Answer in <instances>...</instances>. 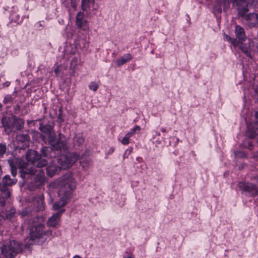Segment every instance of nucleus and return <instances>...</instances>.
Segmentation results:
<instances>
[{
	"instance_id": "10",
	"label": "nucleus",
	"mask_w": 258,
	"mask_h": 258,
	"mask_svg": "<svg viewBox=\"0 0 258 258\" xmlns=\"http://www.w3.org/2000/svg\"><path fill=\"white\" fill-rule=\"evenodd\" d=\"M239 187L242 191L247 192L251 196L258 195V188L256 185L252 183L240 182Z\"/></svg>"
},
{
	"instance_id": "17",
	"label": "nucleus",
	"mask_w": 258,
	"mask_h": 258,
	"mask_svg": "<svg viewBox=\"0 0 258 258\" xmlns=\"http://www.w3.org/2000/svg\"><path fill=\"white\" fill-rule=\"evenodd\" d=\"M132 58V56L131 54L126 53L117 59L116 63L117 66L119 67L131 60Z\"/></svg>"
},
{
	"instance_id": "32",
	"label": "nucleus",
	"mask_w": 258,
	"mask_h": 258,
	"mask_svg": "<svg viewBox=\"0 0 258 258\" xmlns=\"http://www.w3.org/2000/svg\"><path fill=\"white\" fill-rule=\"evenodd\" d=\"M128 252H126L124 253L123 256V258H135V256L133 254H130V255H127L128 254Z\"/></svg>"
},
{
	"instance_id": "45",
	"label": "nucleus",
	"mask_w": 258,
	"mask_h": 258,
	"mask_svg": "<svg viewBox=\"0 0 258 258\" xmlns=\"http://www.w3.org/2000/svg\"><path fill=\"white\" fill-rule=\"evenodd\" d=\"M84 161H81V163H82V164H83V163H84Z\"/></svg>"
},
{
	"instance_id": "21",
	"label": "nucleus",
	"mask_w": 258,
	"mask_h": 258,
	"mask_svg": "<svg viewBox=\"0 0 258 258\" xmlns=\"http://www.w3.org/2000/svg\"><path fill=\"white\" fill-rule=\"evenodd\" d=\"M18 141L22 143H27L29 140V136L27 134H21L17 137Z\"/></svg>"
},
{
	"instance_id": "12",
	"label": "nucleus",
	"mask_w": 258,
	"mask_h": 258,
	"mask_svg": "<svg viewBox=\"0 0 258 258\" xmlns=\"http://www.w3.org/2000/svg\"><path fill=\"white\" fill-rule=\"evenodd\" d=\"M32 202L33 205L35 207L34 211H39L44 209L45 204L43 194H40L38 196L33 197Z\"/></svg>"
},
{
	"instance_id": "1",
	"label": "nucleus",
	"mask_w": 258,
	"mask_h": 258,
	"mask_svg": "<svg viewBox=\"0 0 258 258\" xmlns=\"http://www.w3.org/2000/svg\"><path fill=\"white\" fill-rule=\"evenodd\" d=\"M76 183L71 174H67L57 179L49 184L50 189L59 187L58 196L59 200L53 205V210H58L68 203V200L72 197Z\"/></svg>"
},
{
	"instance_id": "39",
	"label": "nucleus",
	"mask_w": 258,
	"mask_h": 258,
	"mask_svg": "<svg viewBox=\"0 0 258 258\" xmlns=\"http://www.w3.org/2000/svg\"><path fill=\"white\" fill-rule=\"evenodd\" d=\"M255 180L258 183V176L254 177Z\"/></svg>"
},
{
	"instance_id": "20",
	"label": "nucleus",
	"mask_w": 258,
	"mask_h": 258,
	"mask_svg": "<svg viewBox=\"0 0 258 258\" xmlns=\"http://www.w3.org/2000/svg\"><path fill=\"white\" fill-rule=\"evenodd\" d=\"M75 44L80 48H83L86 47V40L83 38H78L75 41Z\"/></svg>"
},
{
	"instance_id": "44",
	"label": "nucleus",
	"mask_w": 258,
	"mask_h": 258,
	"mask_svg": "<svg viewBox=\"0 0 258 258\" xmlns=\"http://www.w3.org/2000/svg\"><path fill=\"white\" fill-rule=\"evenodd\" d=\"M224 1H225V2H227L229 3V1H230V0H224Z\"/></svg>"
},
{
	"instance_id": "24",
	"label": "nucleus",
	"mask_w": 258,
	"mask_h": 258,
	"mask_svg": "<svg viewBox=\"0 0 258 258\" xmlns=\"http://www.w3.org/2000/svg\"><path fill=\"white\" fill-rule=\"evenodd\" d=\"M84 138L81 135L78 134L76 135L74 139V142L77 144L78 145L82 144L84 142Z\"/></svg>"
},
{
	"instance_id": "19",
	"label": "nucleus",
	"mask_w": 258,
	"mask_h": 258,
	"mask_svg": "<svg viewBox=\"0 0 258 258\" xmlns=\"http://www.w3.org/2000/svg\"><path fill=\"white\" fill-rule=\"evenodd\" d=\"M3 195L0 198V206H4L6 204V199H8L10 197V192L9 191H5Z\"/></svg>"
},
{
	"instance_id": "3",
	"label": "nucleus",
	"mask_w": 258,
	"mask_h": 258,
	"mask_svg": "<svg viewBox=\"0 0 258 258\" xmlns=\"http://www.w3.org/2000/svg\"><path fill=\"white\" fill-rule=\"evenodd\" d=\"M39 130L48 137L49 144L52 149L60 151L66 150L67 149L66 142L62 140L63 136L61 134L58 135V139H56V135L53 131V126L50 124L43 125V123H41Z\"/></svg>"
},
{
	"instance_id": "16",
	"label": "nucleus",
	"mask_w": 258,
	"mask_h": 258,
	"mask_svg": "<svg viewBox=\"0 0 258 258\" xmlns=\"http://www.w3.org/2000/svg\"><path fill=\"white\" fill-rule=\"evenodd\" d=\"M55 160H53L52 163L50 164L46 168V171L47 174L50 176H52L55 174L61 169L59 166L56 165Z\"/></svg>"
},
{
	"instance_id": "34",
	"label": "nucleus",
	"mask_w": 258,
	"mask_h": 258,
	"mask_svg": "<svg viewBox=\"0 0 258 258\" xmlns=\"http://www.w3.org/2000/svg\"><path fill=\"white\" fill-rule=\"evenodd\" d=\"M236 155L237 156L242 157V158L246 156V155L244 153H242V152L237 153V154H236Z\"/></svg>"
},
{
	"instance_id": "23",
	"label": "nucleus",
	"mask_w": 258,
	"mask_h": 258,
	"mask_svg": "<svg viewBox=\"0 0 258 258\" xmlns=\"http://www.w3.org/2000/svg\"><path fill=\"white\" fill-rule=\"evenodd\" d=\"M81 60L79 57H74L71 62V68L75 69L80 63Z\"/></svg>"
},
{
	"instance_id": "27",
	"label": "nucleus",
	"mask_w": 258,
	"mask_h": 258,
	"mask_svg": "<svg viewBox=\"0 0 258 258\" xmlns=\"http://www.w3.org/2000/svg\"><path fill=\"white\" fill-rule=\"evenodd\" d=\"M98 84L94 82H92L89 86V89L93 91H96L98 89Z\"/></svg>"
},
{
	"instance_id": "8",
	"label": "nucleus",
	"mask_w": 258,
	"mask_h": 258,
	"mask_svg": "<svg viewBox=\"0 0 258 258\" xmlns=\"http://www.w3.org/2000/svg\"><path fill=\"white\" fill-rule=\"evenodd\" d=\"M26 157L28 161L31 162L34 166H37L38 167L44 166L47 163L45 160L39 161L40 155L35 151L28 152L26 154Z\"/></svg>"
},
{
	"instance_id": "5",
	"label": "nucleus",
	"mask_w": 258,
	"mask_h": 258,
	"mask_svg": "<svg viewBox=\"0 0 258 258\" xmlns=\"http://www.w3.org/2000/svg\"><path fill=\"white\" fill-rule=\"evenodd\" d=\"M20 176L22 178H28L29 175L36 174L34 178L37 186L41 185L44 182V172L40 168H29L28 167L22 168L20 171Z\"/></svg>"
},
{
	"instance_id": "26",
	"label": "nucleus",
	"mask_w": 258,
	"mask_h": 258,
	"mask_svg": "<svg viewBox=\"0 0 258 258\" xmlns=\"http://www.w3.org/2000/svg\"><path fill=\"white\" fill-rule=\"evenodd\" d=\"M32 213V211H31L30 208H27L25 210H23L21 212L20 214L22 217L29 216L31 215Z\"/></svg>"
},
{
	"instance_id": "25",
	"label": "nucleus",
	"mask_w": 258,
	"mask_h": 258,
	"mask_svg": "<svg viewBox=\"0 0 258 258\" xmlns=\"http://www.w3.org/2000/svg\"><path fill=\"white\" fill-rule=\"evenodd\" d=\"M141 130V128L139 126L136 125L134 128H133L130 132H128L126 134L127 136H129L131 137L133 135H134L137 132H139Z\"/></svg>"
},
{
	"instance_id": "41",
	"label": "nucleus",
	"mask_w": 258,
	"mask_h": 258,
	"mask_svg": "<svg viewBox=\"0 0 258 258\" xmlns=\"http://www.w3.org/2000/svg\"><path fill=\"white\" fill-rule=\"evenodd\" d=\"M2 107V104L0 103V110H1Z\"/></svg>"
},
{
	"instance_id": "4",
	"label": "nucleus",
	"mask_w": 258,
	"mask_h": 258,
	"mask_svg": "<svg viewBox=\"0 0 258 258\" xmlns=\"http://www.w3.org/2000/svg\"><path fill=\"white\" fill-rule=\"evenodd\" d=\"M23 244L15 240H12L1 248V256L4 258H14L17 254L21 252Z\"/></svg>"
},
{
	"instance_id": "40",
	"label": "nucleus",
	"mask_w": 258,
	"mask_h": 258,
	"mask_svg": "<svg viewBox=\"0 0 258 258\" xmlns=\"http://www.w3.org/2000/svg\"><path fill=\"white\" fill-rule=\"evenodd\" d=\"M156 134H157V136H160V133H159L156 132Z\"/></svg>"
},
{
	"instance_id": "15",
	"label": "nucleus",
	"mask_w": 258,
	"mask_h": 258,
	"mask_svg": "<svg viewBox=\"0 0 258 258\" xmlns=\"http://www.w3.org/2000/svg\"><path fill=\"white\" fill-rule=\"evenodd\" d=\"M17 182V180L15 179H12L9 175H6L3 179L2 183L3 185L0 183L1 188L0 190L2 191L5 190L6 186H10L15 184Z\"/></svg>"
},
{
	"instance_id": "46",
	"label": "nucleus",
	"mask_w": 258,
	"mask_h": 258,
	"mask_svg": "<svg viewBox=\"0 0 258 258\" xmlns=\"http://www.w3.org/2000/svg\"><path fill=\"white\" fill-rule=\"evenodd\" d=\"M69 47H70V46H69H69H67V49H68V48H69Z\"/></svg>"
},
{
	"instance_id": "37",
	"label": "nucleus",
	"mask_w": 258,
	"mask_h": 258,
	"mask_svg": "<svg viewBox=\"0 0 258 258\" xmlns=\"http://www.w3.org/2000/svg\"><path fill=\"white\" fill-rule=\"evenodd\" d=\"M73 258H82V257L79 255H75L73 257Z\"/></svg>"
},
{
	"instance_id": "2",
	"label": "nucleus",
	"mask_w": 258,
	"mask_h": 258,
	"mask_svg": "<svg viewBox=\"0 0 258 258\" xmlns=\"http://www.w3.org/2000/svg\"><path fill=\"white\" fill-rule=\"evenodd\" d=\"M30 227L29 244H41L46 240L44 236H51V230H44L45 225L42 217H34L28 221Z\"/></svg>"
},
{
	"instance_id": "31",
	"label": "nucleus",
	"mask_w": 258,
	"mask_h": 258,
	"mask_svg": "<svg viewBox=\"0 0 258 258\" xmlns=\"http://www.w3.org/2000/svg\"><path fill=\"white\" fill-rule=\"evenodd\" d=\"M51 149L48 148V147H43L42 149V154H43L44 156V157H47L48 156V154L47 153V152L49 151V150H50Z\"/></svg>"
},
{
	"instance_id": "13",
	"label": "nucleus",
	"mask_w": 258,
	"mask_h": 258,
	"mask_svg": "<svg viewBox=\"0 0 258 258\" xmlns=\"http://www.w3.org/2000/svg\"><path fill=\"white\" fill-rule=\"evenodd\" d=\"M64 209H61L60 211L54 214L47 221V225L48 227H55L59 222L61 214L64 212Z\"/></svg>"
},
{
	"instance_id": "35",
	"label": "nucleus",
	"mask_w": 258,
	"mask_h": 258,
	"mask_svg": "<svg viewBox=\"0 0 258 258\" xmlns=\"http://www.w3.org/2000/svg\"><path fill=\"white\" fill-rule=\"evenodd\" d=\"M54 72H55V73L56 75H58L59 72V66H57L56 67V68L54 70Z\"/></svg>"
},
{
	"instance_id": "30",
	"label": "nucleus",
	"mask_w": 258,
	"mask_h": 258,
	"mask_svg": "<svg viewBox=\"0 0 258 258\" xmlns=\"http://www.w3.org/2000/svg\"><path fill=\"white\" fill-rule=\"evenodd\" d=\"M3 101L5 104L11 103L12 101V97L10 95H7L5 97Z\"/></svg>"
},
{
	"instance_id": "9",
	"label": "nucleus",
	"mask_w": 258,
	"mask_h": 258,
	"mask_svg": "<svg viewBox=\"0 0 258 258\" xmlns=\"http://www.w3.org/2000/svg\"><path fill=\"white\" fill-rule=\"evenodd\" d=\"M239 15L243 18L245 25L249 28L258 27V15L255 13H249L243 16Z\"/></svg>"
},
{
	"instance_id": "11",
	"label": "nucleus",
	"mask_w": 258,
	"mask_h": 258,
	"mask_svg": "<svg viewBox=\"0 0 258 258\" xmlns=\"http://www.w3.org/2000/svg\"><path fill=\"white\" fill-rule=\"evenodd\" d=\"M255 122L253 124L247 125L246 135L250 138H254L258 134V111L255 113Z\"/></svg>"
},
{
	"instance_id": "6",
	"label": "nucleus",
	"mask_w": 258,
	"mask_h": 258,
	"mask_svg": "<svg viewBox=\"0 0 258 258\" xmlns=\"http://www.w3.org/2000/svg\"><path fill=\"white\" fill-rule=\"evenodd\" d=\"M78 159V155L75 153H72L61 155L55 160L57 161L61 169H66L70 168Z\"/></svg>"
},
{
	"instance_id": "42",
	"label": "nucleus",
	"mask_w": 258,
	"mask_h": 258,
	"mask_svg": "<svg viewBox=\"0 0 258 258\" xmlns=\"http://www.w3.org/2000/svg\"><path fill=\"white\" fill-rule=\"evenodd\" d=\"M52 201H53V200H52V199L51 198V199H50V201H49V202H50V203H52Z\"/></svg>"
},
{
	"instance_id": "14",
	"label": "nucleus",
	"mask_w": 258,
	"mask_h": 258,
	"mask_svg": "<svg viewBox=\"0 0 258 258\" xmlns=\"http://www.w3.org/2000/svg\"><path fill=\"white\" fill-rule=\"evenodd\" d=\"M87 21L84 20V13L82 12L78 13L76 17V25L83 30H87L88 27L86 25Z\"/></svg>"
},
{
	"instance_id": "38",
	"label": "nucleus",
	"mask_w": 258,
	"mask_h": 258,
	"mask_svg": "<svg viewBox=\"0 0 258 258\" xmlns=\"http://www.w3.org/2000/svg\"><path fill=\"white\" fill-rule=\"evenodd\" d=\"M217 12H219V13H221V12H222V9H221V8H217Z\"/></svg>"
},
{
	"instance_id": "22",
	"label": "nucleus",
	"mask_w": 258,
	"mask_h": 258,
	"mask_svg": "<svg viewBox=\"0 0 258 258\" xmlns=\"http://www.w3.org/2000/svg\"><path fill=\"white\" fill-rule=\"evenodd\" d=\"M94 2V0H82V10L85 11L87 10L89 5Z\"/></svg>"
},
{
	"instance_id": "18",
	"label": "nucleus",
	"mask_w": 258,
	"mask_h": 258,
	"mask_svg": "<svg viewBox=\"0 0 258 258\" xmlns=\"http://www.w3.org/2000/svg\"><path fill=\"white\" fill-rule=\"evenodd\" d=\"M239 48L246 56L249 57H251L249 47L248 46L241 42V44L239 45Z\"/></svg>"
},
{
	"instance_id": "28",
	"label": "nucleus",
	"mask_w": 258,
	"mask_h": 258,
	"mask_svg": "<svg viewBox=\"0 0 258 258\" xmlns=\"http://www.w3.org/2000/svg\"><path fill=\"white\" fill-rule=\"evenodd\" d=\"M15 214V211L13 209H12L9 211H7L5 214V218L11 219L14 216Z\"/></svg>"
},
{
	"instance_id": "29",
	"label": "nucleus",
	"mask_w": 258,
	"mask_h": 258,
	"mask_svg": "<svg viewBox=\"0 0 258 258\" xmlns=\"http://www.w3.org/2000/svg\"><path fill=\"white\" fill-rule=\"evenodd\" d=\"M130 137L129 136H127V134L125 135V136L124 137V138L122 139L121 141V143L123 145H127L129 144V139Z\"/></svg>"
},
{
	"instance_id": "7",
	"label": "nucleus",
	"mask_w": 258,
	"mask_h": 258,
	"mask_svg": "<svg viewBox=\"0 0 258 258\" xmlns=\"http://www.w3.org/2000/svg\"><path fill=\"white\" fill-rule=\"evenodd\" d=\"M234 33L236 37V39H232L230 37L226 36L227 39L230 41L233 45L237 46L238 45L239 42H242L244 41L246 39V36L245 34L243 28L239 25H236L235 27Z\"/></svg>"
},
{
	"instance_id": "36",
	"label": "nucleus",
	"mask_w": 258,
	"mask_h": 258,
	"mask_svg": "<svg viewBox=\"0 0 258 258\" xmlns=\"http://www.w3.org/2000/svg\"><path fill=\"white\" fill-rule=\"evenodd\" d=\"M12 174L13 175V176H15L16 174H17L16 171L12 170Z\"/></svg>"
},
{
	"instance_id": "33",
	"label": "nucleus",
	"mask_w": 258,
	"mask_h": 258,
	"mask_svg": "<svg viewBox=\"0 0 258 258\" xmlns=\"http://www.w3.org/2000/svg\"><path fill=\"white\" fill-rule=\"evenodd\" d=\"M18 124H19V125H18V126L17 128H18V130H21V128H23V122L21 120H18Z\"/></svg>"
},
{
	"instance_id": "43",
	"label": "nucleus",
	"mask_w": 258,
	"mask_h": 258,
	"mask_svg": "<svg viewBox=\"0 0 258 258\" xmlns=\"http://www.w3.org/2000/svg\"><path fill=\"white\" fill-rule=\"evenodd\" d=\"M110 152H113V149H110Z\"/></svg>"
}]
</instances>
